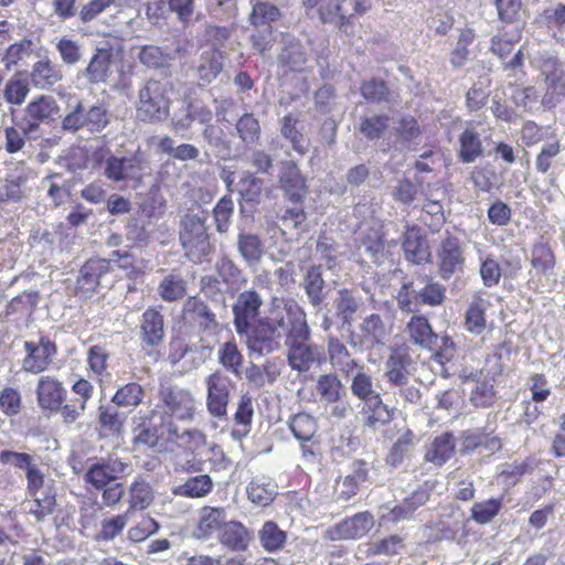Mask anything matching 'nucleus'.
Segmentation results:
<instances>
[{
    "instance_id": "obj_1",
    "label": "nucleus",
    "mask_w": 565,
    "mask_h": 565,
    "mask_svg": "<svg viewBox=\"0 0 565 565\" xmlns=\"http://www.w3.org/2000/svg\"><path fill=\"white\" fill-rule=\"evenodd\" d=\"M290 297H274L266 316L260 317L263 299L255 289L237 296L233 305L234 327L238 335L245 337L247 347L259 354L278 349V331L289 315V306L297 305Z\"/></svg>"
},
{
    "instance_id": "obj_2",
    "label": "nucleus",
    "mask_w": 565,
    "mask_h": 565,
    "mask_svg": "<svg viewBox=\"0 0 565 565\" xmlns=\"http://www.w3.org/2000/svg\"><path fill=\"white\" fill-rule=\"evenodd\" d=\"M132 444L159 454L173 452L178 448L195 454L205 446L206 437L199 429L180 430L172 418L152 408L135 423Z\"/></svg>"
},
{
    "instance_id": "obj_3",
    "label": "nucleus",
    "mask_w": 565,
    "mask_h": 565,
    "mask_svg": "<svg viewBox=\"0 0 565 565\" xmlns=\"http://www.w3.org/2000/svg\"><path fill=\"white\" fill-rule=\"evenodd\" d=\"M289 315L284 320V327L279 328L278 342L285 335L288 347V362L292 370L308 371L315 363L324 361L321 347L310 343V328L303 308L297 305L289 306Z\"/></svg>"
},
{
    "instance_id": "obj_4",
    "label": "nucleus",
    "mask_w": 565,
    "mask_h": 565,
    "mask_svg": "<svg viewBox=\"0 0 565 565\" xmlns=\"http://www.w3.org/2000/svg\"><path fill=\"white\" fill-rule=\"evenodd\" d=\"M153 409H160L174 422H192L196 402L188 388L166 382L159 385L158 404Z\"/></svg>"
},
{
    "instance_id": "obj_5",
    "label": "nucleus",
    "mask_w": 565,
    "mask_h": 565,
    "mask_svg": "<svg viewBox=\"0 0 565 565\" xmlns=\"http://www.w3.org/2000/svg\"><path fill=\"white\" fill-rule=\"evenodd\" d=\"M169 105L167 85L158 79H149L138 93L137 117L145 122L159 121L168 114Z\"/></svg>"
},
{
    "instance_id": "obj_6",
    "label": "nucleus",
    "mask_w": 565,
    "mask_h": 565,
    "mask_svg": "<svg viewBox=\"0 0 565 565\" xmlns=\"http://www.w3.org/2000/svg\"><path fill=\"white\" fill-rule=\"evenodd\" d=\"M446 299V287L428 279L418 291L413 290V282H404L397 291L396 301L403 312H415L419 306L438 307Z\"/></svg>"
},
{
    "instance_id": "obj_7",
    "label": "nucleus",
    "mask_w": 565,
    "mask_h": 565,
    "mask_svg": "<svg viewBox=\"0 0 565 565\" xmlns=\"http://www.w3.org/2000/svg\"><path fill=\"white\" fill-rule=\"evenodd\" d=\"M180 322L188 334H203L218 328L216 315L199 297H189L183 303Z\"/></svg>"
},
{
    "instance_id": "obj_8",
    "label": "nucleus",
    "mask_w": 565,
    "mask_h": 565,
    "mask_svg": "<svg viewBox=\"0 0 565 565\" xmlns=\"http://www.w3.org/2000/svg\"><path fill=\"white\" fill-rule=\"evenodd\" d=\"M438 274L449 280L456 274L463 273L466 265L465 250L458 236L446 232L436 250Z\"/></svg>"
},
{
    "instance_id": "obj_9",
    "label": "nucleus",
    "mask_w": 565,
    "mask_h": 565,
    "mask_svg": "<svg viewBox=\"0 0 565 565\" xmlns=\"http://www.w3.org/2000/svg\"><path fill=\"white\" fill-rule=\"evenodd\" d=\"M36 403L41 411L50 414H60L64 422L67 390L63 382L54 375H42L35 387Z\"/></svg>"
},
{
    "instance_id": "obj_10",
    "label": "nucleus",
    "mask_w": 565,
    "mask_h": 565,
    "mask_svg": "<svg viewBox=\"0 0 565 565\" xmlns=\"http://www.w3.org/2000/svg\"><path fill=\"white\" fill-rule=\"evenodd\" d=\"M345 0H301L308 17L312 15L317 10L318 18L323 24H334L339 31L349 34L352 30L354 21L352 14H347L343 3Z\"/></svg>"
},
{
    "instance_id": "obj_11",
    "label": "nucleus",
    "mask_w": 565,
    "mask_h": 565,
    "mask_svg": "<svg viewBox=\"0 0 565 565\" xmlns=\"http://www.w3.org/2000/svg\"><path fill=\"white\" fill-rule=\"evenodd\" d=\"M374 525V515L370 511H362L329 526L324 537L330 541H355L364 537Z\"/></svg>"
},
{
    "instance_id": "obj_12",
    "label": "nucleus",
    "mask_w": 565,
    "mask_h": 565,
    "mask_svg": "<svg viewBox=\"0 0 565 565\" xmlns=\"http://www.w3.org/2000/svg\"><path fill=\"white\" fill-rule=\"evenodd\" d=\"M289 428L292 435L301 441L302 458L306 461H317L321 456L320 443L313 440L318 424L313 416L307 413H298L289 420Z\"/></svg>"
},
{
    "instance_id": "obj_13",
    "label": "nucleus",
    "mask_w": 565,
    "mask_h": 565,
    "mask_svg": "<svg viewBox=\"0 0 565 565\" xmlns=\"http://www.w3.org/2000/svg\"><path fill=\"white\" fill-rule=\"evenodd\" d=\"M25 356L22 369L26 373L40 374L49 370L57 353L56 344L49 337H41L39 342H24Z\"/></svg>"
},
{
    "instance_id": "obj_14",
    "label": "nucleus",
    "mask_w": 565,
    "mask_h": 565,
    "mask_svg": "<svg viewBox=\"0 0 565 565\" xmlns=\"http://www.w3.org/2000/svg\"><path fill=\"white\" fill-rule=\"evenodd\" d=\"M113 270L110 260L93 257L87 259L79 269L74 294L79 298H90L100 285V279Z\"/></svg>"
},
{
    "instance_id": "obj_15",
    "label": "nucleus",
    "mask_w": 565,
    "mask_h": 565,
    "mask_svg": "<svg viewBox=\"0 0 565 565\" xmlns=\"http://www.w3.org/2000/svg\"><path fill=\"white\" fill-rule=\"evenodd\" d=\"M139 330L141 348L148 354L163 343L166 338V323L161 307L152 306L142 312Z\"/></svg>"
},
{
    "instance_id": "obj_16",
    "label": "nucleus",
    "mask_w": 565,
    "mask_h": 565,
    "mask_svg": "<svg viewBox=\"0 0 565 565\" xmlns=\"http://www.w3.org/2000/svg\"><path fill=\"white\" fill-rule=\"evenodd\" d=\"M232 382L220 372L212 373L206 377V407L214 417H223L227 413Z\"/></svg>"
},
{
    "instance_id": "obj_17",
    "label": "nucleus",
    "mask_w": 565,
    "mask_h": 565,
    "mask_svg": "<svg viewBox=\"0 0 565 565\" xmlns=\"http://www.w3.org/2000/svg\"><path fill=\"white\" fill-rule=\"evenodd\" d=\"M128 465L120 459H100L90 465L84 475V481L100 491L125 473Z\"/></svg>"
},
{
    "instance_id": "obj_18",
    "label": "nucleus",
    "mask_w": 565,
    "mask_h": 565,
    "mask_svg": "<svg viewBox=\"0 0 565 565\" xmlns=\"http://www.w3.org/2000/svg\"><path fill=\"white\" fill-rule=\"evenodd\" d=\"M278 179L290 202H303L308 193L307 180L295 161L286 160L280 163Z\"/></svg>"
},
{
    "instance_id": "obj_19",
    "label": "nucleus",
    "mask_w": 565,
    "mask_h": 565,
    "mask_svg": "<svg viewBox=\"0 0 565 565\" xmlns=\"http://www.w3.org/2000/svg\"><path fill=\"white\" fill-rule=\"evenodd\" d=\"M45 478L42 473L40 476V483L34 488L26 483V494L30 498L32 505L29 513L33 515L36 521H43L47 515L54 512L56 507V494L52 487H44Z\"/></svg>"
},
{
    "instance_id": "obj_20",
    "label": "nucleus",
    "mask_w": 565,
    "mask_h": 565,
    "mask_svg": "<svg viewBox=\"0 0 565 565\" xmlns=\"http://www.w3.org/2000/svg\"><path fill=\"white\" fill-rule=\"evenodd\" d=\"M227 522L226 509L223 507L204 505L199 512L194 529V536L199 540H209L220 535Z\"/></svg>"
},
{
    "instance_id": "obj_21",
    "label": "nucleus",
    "mask_w": 565,
    "mask_h": 565,
    "mask_svg": "<svg viewBox=\"0 0 565 565\" xmlns=\"http://www.w3.org/2000/svg\"><path fill=\"white\" fill-rule=\"evenodd\" d=\"M412 356L407 345H395L391 348L390 355L385 363V377L394 386L406 384L409 375Z\"/></svg>"
},
{
    "instance_id": "obj_22",
    "label": "nucleus",
    "mask_w": 565,
    "mask_h": 565,
    "mask_svg": "<svg viewBox=\"0 0 565 565\" xmlns=\"http://www.w3.org/2000/svg\"><path fill=\"white\" fill-rule=\"evenodd\" d=\"M39 300V291H22L7 303L0 317L8 322L28 321L32 317Z\"/></svg>"
},
{
    "instance_id": "obj_23",
    "label": "nucleus",
    "mask_w": 565,
    "mask_h": 565,
    "mask_svg": "<svg viewBox=\"0 0 565 565\" xmlns=\"http://www.w3.org/2000/svg\"><path fill=\"white\" fill-rule=\"evenodd\" d=\"M71 391L76 397L64 408V423L67 425L74 424L84 415L87 403L94 395V385L88 380L79 377L72 384Z\"/></svg>"
},
{
    "instance_id": "obj_24",
    "label": "nucleus",
    "mask_w": 565,
    "mask_h": 565,
    "mask_svg": "<svg viewBox=\"0 0 565 565\" xmlns=\"http://www.w3.org/2000/svg\"><path fill=\"white\" fill-rule=\"evenodd\" d=\"M60 107L56 100L49 95H41L31 100L25 107L28 116L26 129L38 130L44 121L53 119L58 114Z\"/></svg>"
},
{
    "instance_id": "obj_25",
    "label": "nucleus",
    "mask_w": 565,
    "mask_h": 565,
    "mask_svg": "<svg viewBox=\"0 0 565 565\" xmlns=\"http://www.w3.org/2000/svg\"><path fill=\"white\" fill-rule=\"evenodd\" d=\"M360 413L363 425L373 430L391 423L394 418V409L384 404L380 395L364 401Z\"/></svg>"
},
{
    "instance_id": "obj_26",
    "label": "nucleus",
    "mask_w": 565,
    "mask_h": 565,
    "mask_svg": "<svg viewBox=\"0 0 565 565\" xmlns=\"http://www.w3.org/2000/svg\"><path fill=\"white\" fill-rule=\"evenodd\" d=\"M405 330L414 344L429 351L437 347L438 335L425 316L414 315L411 317Z\"/></svg>"
},
{
    "instance_id": "obj_27",
    "label": "nucleus",
    "mask_w": 565,
    "mask_h": 565,
    "mask_svg": "<svg viewBox=\"0 0 565 565\" xmlns=\"http://www.w3.org/2000/svg\"><path fill=\"white\" fill-rule=\"evenodd\" d=\"M481 447L494 454L502 449V440L499 436L487 433L484 428L462 431L461 452L469 454Z\"/></svg>"
},
{
    "instance_id": "obj_28",
    "label": "nucleus",
    "mask_w": 565,
    "mask_h": 565,
    "mask_svg": "<svg viewBox=\"0 0 565 565\" xmlns=\"http://www.w3.org/2000/svg\"><path fill=\"white\" fill-rule=\"evenodd\" d=\"M402 247L408 262L419 265L430 258L429 246L420 230L416 226L407 228L404 234Z\"/></svg>"
},
{
    "instance_id": "obj_29",
    "label": "nucleus",
    "mask_w": 565,
    "mask_h": 565,
    "mask_svg": "<svg viewBox=\"0 0 565 565\" xmlns=\"http://www.w3.org/2000/svg\"><path fill=\"white\" fill-rule=\"evenodd\" d=\"M217 539L226 548L234 552H244L249 546L252 535L242 522L227 520Z\"/></svg>"
},
{
    "instance_id": "obj_30",
    "label": "nucleus",
    "mask_w": 565,
    "mask_h": 565,
    "mask_svg": "<svg viewBox=\"0 0 565 565\" xmlns=\"http://www.w3.org/2000/svg\"><path fill=\"white\" fill-rule=\"evenodd\" d=\"M142 160L137 156L118 158L110 156L106 160L105 175L114 182L127 181L141 170Z\"/></svg>"
},
{
    "instance_id": "obj_31",
    "label": "nucleus",
    "mask_w": 565,
    "mask_h": 565,
    "mask_svg": "<svg viewBox=\"0 0 565 565\" xmlns=\"http://www.w3.org/2000/svg\"><path fill=\"white\" fill-rule=\"evenodd\" d=\"M0 462L2 465H11L17 469L24 470L26 483L30 482L32 488L40 483V476L43 472L39 466L33 462L31 455L13 450H2L0 451Z\"/></svg>"
},
{
    "instance_id": "obj_32",
    "label": "nucleus",
    "mask_w": 565,
    "mask_h": 565,
    "mask_svg": "<svg viewBox=\"0 0 565 565\" xmlns=\"http://www.w3.org/2000/svg\"><path fill=\"white\" fill-rule=\"evenodd\" d=\"M490 306L483 294L478 291L472 296L465 313V328L468 332L481 334L487 328L486 311Z\"/></svg>"
},
{
    "instance_id": "obj_33",
    "label": "nucleus",
    "mask_w": 565,
    "mask_h": 565,
    "mask_svg": "<svg viewBox=\"0 0 565 565\" xmlns=\"http://www.w3.org/2000/svg\"><path fill=\"white\" fill-rule=\"evenodd\" d=\"M34 87L49 89L63 78L60 65L45 57L35 62L30 74Z\"/></svg>"
},
{
    "instance_id": "obj_34",
    "label": "nucleus",
    "mask_w": 565,
    "mask_h": 565,
    "mask_svg": "<svg viewBox=\"0 0 565 565\" xmlns=\"http://www.w3.org/2000/svg\"><path fill=\"white\" fill-rule=\"evenodd\" d=\"M531 266L540 275H552L556 266V256L551 243L543 236L531 247Z\"/></svg>"
},
{
    "instance_id": "obj_35",
    "label": "nucleus",
    "mask_w": 565,
    "mask_h": 565,
    "mask_svg": "<svg viewBox=\"0 0 565 565\" xmlns=\"http://www.w3.org/2000/svg\"><path fill=\"white\" fill-rule=\"evenodd\" d=\"M223 68L224 53L220 47H212L201 54L196 72L203 84H211L222 73Z\"/></svg>"
},
{
    "instance_id": "obj_36",
    "label": "nucleus",
    "mask_w": 565,
    "mask_h": 565,
    "mask_svg": "<svg viewBox=\"0 0 565 565\" xmlns=\"http://www.w3.org/2000/svg\"><path fill=\"white\" fill-rule=\"evenodd\" d=\"M455 450L456 438L454 434L451 431H445L434 438L425 452V460L440 467L455 455Z\"/></svg>"
},
{
    "instance_id": "obj_37",
    "label": "nucleus",
    "mask_w": 565,
    "mask_h": 565,
    "mask_svg": "<svg viewBox=\"0 0 565 565\" xmlns=\"http://www.w3.org/2000/svg\"><path fill=\"white\" fill-rule=\"evenodd\" d=\"M115 263L116 266L125 271V275L130 280L142 278L149 267V262L145 258H138L128 250H114L108 259Z\"/></svg>"
},
{
    "instance_id": "obj_38",
    "label": "nucleus",
    "mask_w": 565,
    "mask_h": 565,
    "mask_svg": "<svg viewBox=\"0 0 565 565\" xmlns=\"http://www.w3.org/2000/svg\"><path fill=\"white\" fill-rule=\"evenodd\" d=\"M113 47H97L85 70V75L90 83L106 82L113 62Z\"/></svg>"
},
{
    "instance_id": "obj_39",
    "label": "nucleus",
    "mask_w": 565,
    "mask_h": 565,
    "mask_svg": "<svg viewBox=\"0 0 565 565\" xmlns=\"http://www.w3.org/2000/svg\"><path fill=\"white\" fill-rule=\"evenodd\" d=\"M254 417L253 397L249 394L241 395L237 407L234 414V428L232 429V437L234 439H243L252 430V423Z\"/></svg>"
},
{
    "instance_id": "obj_40",
    "label": "nucleus",
    "mask_w": 565,
    "mask_h": 565,
    "mask_svg": "<svg viewBox=\"0 0 565 565\" xmlns=\"http://www.w3.org/2000/svg\"><path fill=\"white\" fill-rule=\"evenodd\" d=\"M458 141V157L461 162L471 163L483 156V146L480 134L471 125L463 129L459 135Z\"/></svg>"
},
{
    "instance_id": "obj_41",
    "label": "nucleus",
    "mask_w": 565,
    "mask_h": 565,
    "mask_svg": "<svg viewBox=\"0 0 565 565\" xmlns=\"http://www.w3.org/2000/svg\"><path fill=\"white\" fill-rule=\"evenodd\" d=\"M246 493L252 503L267 507L277 495V486L267 477H255L248 483Z\"/></svg>"
},
{
    "instance_id": "obj_42",
    "label": "nucleus",
    "mask_w": 565,
    "mask_h": 565,
    "mask_svg": "<svg viewBox=\"0 0 565 565\" xmlns=\"http://www.w3.org/2000/svg\"><path fill=\"white\" fill-rule=\"evenodd\" d=\"M328 354L332 366L345 375H349L358 367V363L351 356L347 345L338 338H329Z\"/></svg>"
},
{
    "instance_id": "obj_43",
    "label": "nucleus",
    "mask_w": 565,
    "mask_h": 565,
    "mask_svg": "<svg viewBox=\"0 0 565 565\" xmlns=\"http://www.w3.org/2000/svg\"><path fill=\"white\" fill-rule=\"evenodd\" d=\"M262 547L274 553L280 551L287 542V533L275 521H266L258 531Z\"/></svg>"
},
{
    "instance_id": "obj_44",
    "label": "nucleus",
    "mask_w": 565,
    "mask_h": 565,
    "mask_svg": "<svg viewBox=\"0 0 565 565\" xmlns=\"http://www.w3.org/2000/svg\"><path fill=\"white\" fill-rule=\"evenodd\" d=\"M393 132L396 141L409 145L422 136L423 129L416 117L405 114L397 119Z\"/></svg>"
},
{
    "instance_id": "obj_45",
    "label": "nucleus",
    "mask_w": 565,
    "mask_h": 565,
    "mask_svg": "<svg viewBox=\"0 0 565 565\" xmlns=\"http://www.w3.org/2000/svg\"><path fill=\"white\" fill-rule=\"evenodd\" d=\"M390 117L386 114H374L361 118L359 132L370 141L381 139L387 131Z\"/></svg>"
},
{
    "instance_id": "obj_46",
    "label": "nucleus",
    "mask_w": 565,
    "mask_h": 565,
    "mask_svg": "<svg viewBox=\"0 0 565 565\" xmlns=\"http://www.w3.org/2000/svg\"><path fill=\"white\" fill-rule=\"evenodd\" d=\"M404 540L398 534H391L375 542L366 544V557L375 556H394L397 555L403 548Z\"/></svg>"
},
{
    "instance_id": "obj_47",
    "label": "nucleus",
    "mask_w": 565,
    "mask_h": 565,
    "mask_svg": "<svg viewBox=\"0 0 565 565\" xmlns=\"http://www.w3.org/2000/svg\"><path fill=\"white\" fill-rule=\"evenodd\" d=\"M109 356L110 354L106 345L102 344L92 345L86 353L87 370L99 381H103V377L109 375Z\"/></svg>"
},
{
    "instance_id": "obj_48",
    "label": "nucleus",
    "mask_w": 565,
    "mask_h": 565,
    "mask_svg": "<svg viewBox=\"0 0 565 565\" xmlns=\"http://www.w3.org/2000/svg\"><path fill=\"white\" fill-rule=\"evenodd\" d=\"M298 122L299 120L292 114L285 115L281 118L280 134L291 143L292 149L302 156L307 152V146L303 134L298 128Z\"/></svg>"
},
{
    "instance_id": "obj_49",
    "label": "nucleus",
    "mask_w": 565,
    "mask_h": 565,
    "mask_svg": "<svg viewBox=\"0 0 565 565\" xmlns=\"http://www.w3.org/2000/svg\"><path fill=\"white\" fill-rule=\"evenodd\" d=\"M145 397L143 387L137 382H129L116 391L111 402L118 407H138Z\"/></svg>"
},
{
    "instance_id": "obj_50",
    "label": "nucleus",
    "mask_w": 565,
    "mask_h": 565,
    "mask_svg": "<svg viewBox=\"0 0 565 565\" xmlns=\"http://www.w3.org/2000/svg\"><path fill=\"white\" fill-rule=\"evenodd\" d=\"M153 501V492L148 482L142 479L135 480L129 487V508L127 513L135 510H145Z\"/></svg>"
},
{
    "instance_id": "obj_51",
    "label": "nucleus",
    "mask_w": 565,
    "mask_h": 565,
    "mask_svg": "<svg viewBox=\"0 0 565 565\" xmlns=\"http://www.w3.org/2000/svg\"><path fill=\"white\" fill-rule=\"evenodd\" d=\"M29 92V82L18 72L6 82L3 97L8 104L19 106L24 103Z\"/></svg>"
},
{
    "instance_id": "obj_52",
    "label": "nucleus",
    "mask_w": 565,
    "mask_h": 565,
    "mask_svg": "<svg viewBox=\"0 0 565 565\" xmlns=\"http://www.w3.org/2000/svg\"><path fill=\"white\" fill-rule=\"evenodd\" d=\"M213 481L209 475H199L189 478L179 487L178 493L185 498H204L213 490Z\"/></svg>"
},
{
    "instance_id": "obj_53",
    "label": "nucleus",
    "mask_w": 565,
    "mask_h": 565,
    "mask_svg": "<svg viewBox=\"0 0 565 565\" xmlns=\"http://www.w3.org/2000/svg\"><path fill=\"white\" fill-rule=\"evenodd\" d=\"M158 291L167 302L179 301L186 295V282L182 277L171 274L160 281Z\"/></svg>"
},
{
    "instance_id": "obj_54",
    "label": "nucleus",
    "mask_w": 565,
    "mask_h": 565,
    "mask_svg": "<svg viewBox=\"0 0 565 565\" xmlns=\"http://www.w3.org/2000/svg\"><path fill=\"white\" fill-rule=\"evenodd\" d=\"M503 498H491L471 507V519L478 524L490 523L501 511Z\"/></svg>"
},
{
    "instance_id": "obj_55",
    "label": "nucleus",
    "mask_w": 565,
    "mask_h": 565,
    "mask_svg": "<svg viewBox=\"0 0 565 565\" xmlns=\"http://www.w3.org/2000/svg\"><path fill=\"white\" fill-rule=\"evenodd\" d=\"M543 19L552 36L561 42L565 41V3H557L554 8L545 9Z\"/></svg>"
},
{
    "instance_id": "obj_56",
    "label": "nucleus",
    "mask_w": 565,
    "mask_h": 565,
    "mask_svg": "<svg viewBox=\"0 0 565 565\" xmlns=\"http://www.w3.org/2000/svg\"><path fill=\"white\" fill-rule=\"evenodd\" d=\"M562 151L561 141L554 136V140L545 142L535 156L534 166L540 174H547L554 166L556 157Z\"/></svg>"
},
{
    "instance_id": "obj_57",
    "label": "nucleus",
    "mask_w": 565,
    "mask_h": 565,
    "mask_svg": "<svg viewBox=\"0 0 565 565\" xmlns=\"http://www.w3.org/2000/svg\"><path fill=\"white\" fill-rule=\"evenodd\" d=\"M476 39V32L471 28L460 30L455 49L450 53V63L454 67H462L469 57V46Z\"/></svg>"
},
{
    "instance_id": "obj_58",
    "label": "nucleus",
    "mask_w": 565,
    "mask_h": 565,
    "mask_svg": "<svg viewBox=\"0 0 565 565\" xmlns=\"http://www.w3.org/2000/svg\"><path fill=\"white\" fill-rule=\"evenodd\" d=\"M362 335L371 344L382 343L387 335V330L381 316L372 313L361 323Z\"/></svg>"
},
{
    "instance_id": "obj_59",
    "label": "nucleus",
    "mask_w": 565,
    "mask_h": 565,
    "mask_svg": "<svg viewBox=\"0 0 565 565\" xmlns=\"http://www.w3.org/2000/svg\"><path fill=\"white\" fill-rule=\"evenodd\" d=\"M363 98L373 104H381L390 100V88L385 81L371 78L363 81L360 86Z\"/></svg>"
},
{
    "instance_id": "obj_60",
    "label": "nucleus",
    "mask_w": 565,
    "mask_h": 565,
    "mask_svg": "<svg viewBox=\"0 0 565 565\" xmlns=\"http://www.w3.org/2000/svg\"><path fill=\"white\" fill-rule=\"evenodd\" d=\"M184 254L194 264L203 263L212 250L209 234L181 242Z\"/></svg>"
},
{
    "instance_id": "obj_61",
    "label": "nucleus",
    "mask_w": 565,
    "mask_h": 565,
    "mask_svg": "<svg viewBox=\"0 0 565 565\" xmlns=\"http://www.w3.org/2000/svg\"><path fill=\"white\" fill-rule=\"evenodd\" d=\"M469 399L476 408H489L493 406L497 401V392L493 384L489 381H478L471 390Z\"/></svg>"
},
{
    "instance_id": "obj_62",
    "label": "nucleus",
    "mask_w": 565,
    "mask_h": 565,
    "mask_svg": "<svg viewBox=\"0 0 565 565\" xmlns=\"http://www.w3.org/2000/svg\"><path fill=\"white\" fill-rule=\"evenodd\" d=\"M342 383L334 374H323L318 379L317 392L327 403H335L341 397Z\"/></svg>"
},
{
    "instance_id": "obj_63",
    "label": "nucleus",
    "mask_w": 565,
    "mask_h": 565,
    "mask_svg": "<svg viewBox=\"0 0 565 565\" xmlns=\"http://www.w3.org/2000/svg\"><path fill=\"white\" fill-rule=\"evenodd\" d=\"M98 423L102 436L118 435L122 428L118 411L110 406L98 407Z\"/></svg>"
},
{
    "instance_id": "obj_64",
    "label": "nucleus",
    "mask_w": 565,
    "mask_h": 565,
    "mask_svg": "<svg viewBox=\"0 0 565 565\" xmlns=\"http://www.w3.org/2000/svg\"><path fill=\"white\" fill-rule=\"evenodd\" d=\"M239 194L246 203H259L263 194L264 181L252 172H246L241 181Z\"/></svg>"
}]
</instances>
